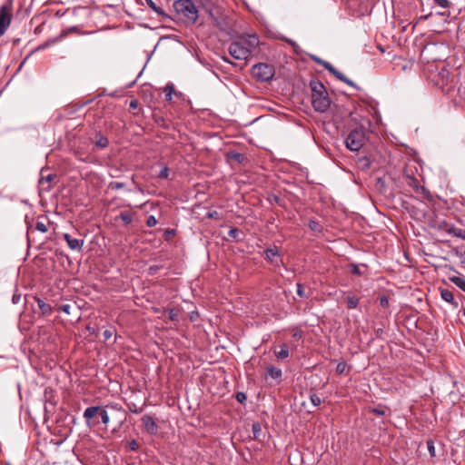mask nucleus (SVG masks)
Returning <instances> with one entry per match:
<instances>
[{
    "label": "nucleus",
    "instance_id": "1",
    "mask_svg": "<svg viewBox=\"0 0 465 465\" xmlns=\"http://www.w3.org/2000/svg\"><path fill=\"white\" fill-rule=\"evenodd\" d=\"M312 91V105L316 112L325 113L331 106V99L323 84L313 78L309 84Z\"/></svg>",
    "mask_w": 465,
    "mask_h": 465
},
{
    "label": "nucleus",
    "instance_id": "2",
    "mask_svg": "<svg viewBox=\"0 0 465 465\" xmlns=\"http://www.w3.org/2000/svg\"><path fill=\"white\" fill-rule=\"evenodd\" d=\"M106 409H112L116 411L124 412L123 408L117 403H110L104 408L100 406H91L84 410V418L89 423L90 420L94 419L96 415L101 417L104 424H108L110 419Z\"/></svg>",
    "mask_w": 465,
    "mask_h": 465
},
{
    "label": "nucleus",
    "instance_id": "3",
    "mask_svg": "<svg viewBox=\"0 0 465 465\" xmlns=\"http://www.w3.org/2000/svg\"><path fill=\"white\" fill-rule=\"evenodd\" d=\"M173 7L178 15H183L186 22L194 24L198 19V10L193 0H176Z\"/></svg>",
    "mask_w": 465,
    "mask_h": 465
},
{
    "label": "nucleus",
    "instance_id": "4",
    "mask_svg": "<svg viewBox=\"0 0 465 465\" xmlns=\"http://www.w3.org/2000/svg\"><path fill=\"white\" fill-rule=\"evenodd\" d=\"M365 139L366 129L363 126L356 127L349 133L345 140L346 147L352 152H358L363 146Z\"/></svg>",
    "mask_w": 465,
    "mask_h": 465
},
{
    "label": "nucleus",
    "instance_id": "5",
    "mask_svg": "<svg viewBox=\"0 0 465 465\" xmlns=\"http://www.w3.org/2000/svg\"><path fill=\"white\" fill-rule=\"evenodd\" d=\"M252 74L253 77L260 82H270L274 74V66L265 63H259L252 67Z\"/></svg>",
    "mask_w": 465,
    "mask_h": 465
},
{
    "label": "nucleus",
    "instance_id": "6",
    "mask_svg": "<svg viewBox=\"0 0 465 465\" xmlns=\"http://www.w3.org/2000/svg\"><path fill=\"white\" fill-rule=\"evenodd\" d=\"M312 59L318 64L323 66L326 70H328L333 76H335L338 80L345 83L346 84L355 88L359 89V87L356 85L355 83H353L351 79L346 77L341 72L337 70L332 64H331L329 62L324 61L323 59L316 56L312 55Z\"/></svg>",
    "mask_w": 465,
    "mask_h": 465
},
{
    "label": "nucleus",
    "instance_id": "7",
    "mask_svg": "<svg viewBox=\"0 0 465 465\" xmlns=\"http://www.w3.org/2000/svg\"><path fill=\"white\" fill-rule=\"evenodd\" d=\"M228 51L229 54L237 60H247L251 56L250 52L240 40L231 43Z\"/></svg>",
    "mask_w": 465,
    "mask_h": 465
},
{
    "label": "nucleus",
    "instance_id": "8",
    "mask_svg": "<svg viewBox=\"0 0 465 465\" xmlns=\"http://www.w3.org/2000/svg\"><path fill=\"white\" fill-rule=\"evenodd\" d=\"M12 20L10 6L4 5L0 7V37L5 33Z\"/></svg>",
    "mask_w": 465,
    "mask_h": 465
},
{
    "label": "nucleus",
    "instance_id": "9",
    "mask_svg": "<svg viewBox=\"0 0 465 465\" xmlns=\"http://www.w3.org/2000/svg\"><path fill=\"white\" fill-rule=\"evenodd\" d=\"M264 259L269 262L271 264L279 267L283 263L282 259L281 258V254L279 252V248L274 245L273 247L267 248L263 252Z\"/></svg>",
    "mask_w": 465,
    "mask_h": 465
},
{
    "label": "nucleus",
    "instance_id": "10",
    "mask_svg": "<svg viewBox=\"0 0 465 465\" xmlns=\"http://www.w3.org/2000/svg\"><path fill=\"white\" fill-rule=\"evenodd\" d=\"M239 40L245 45V48L250 52V55L252 51L256 49L260 45L259 37L256 35H248L246 36H241Z\"/></svg>",
    "mask_w": 465,
    "mask_h": 465
},
{
    "label": "nucleus",
    "instance_id": "11",
    "mask_svg": "<svg viewBox=\"0 0 465 465\" xmlns=\"http://www.w3.org/2000/svg\"><path fill=\"white\" fill-rule=\"evenodd\" d=\"M56 178V174L49 173L46 176L41 173V178L39 179L38 184L41 192H50L53 188L52 182Z\"/></svg>",
    "mask_w": 465,
    "mask_h": 465
},
{
    "label": "nucleus",
    "instance_id": "12",
    "mask_svg": "<svg viewBox=\"0 0 465 465\" xmlns=\"http://www.w3.org/2000/svg\"><path fill=\"white\" fill-rule=\"evenodd\" d=\"M141 420L147 433L155 435L158 432V425L152 416L147 414L143 415Z\"/></svg>",
    "mask_w": 465,
    "mask_h": 465
},
{
    "label": "nucleus",
    "instance_id": "13",
    "mask_svg": "<svg viewBox=\"0 0 465 465\" xmlns=\"http://www.w3.org/2000/svg\"><path fill=\"white\" fill-rule=\"evenodd\" d=\"M63 237L71 250L82 251L84 240L73 238L69 233H64Z\"/></svg>",
    "mask_w": 465,
    "mask_h": 465
},
{
    "label": "nucleus",
    "instance_id": "14",
    "mask_svg": "<svg viewBox=\"0 0 465 465\" xmlns=\"http://www.w3.org/2000/svg\"><path fill=\"white\" fill-rule=\"evenodd\" d=\"M443 224H444L443 228L447 232L453 234L454 236H456L458 238H461V239L465 240V230L464 229L455 227L454 225L449 224L446 222H443Z\"/></svg>",
    "mask_w": 465,
    "mask_h": 465
},
{
    "label": "nucleus",
    "instance_id": "15",
    "mask_svg": "<svg viewBox=\"0 0 465 465\" xmlns=\"http://www.w3.org/2000/svg\"><path fill=\"white\" fill-rule=\"evenodd\" d=\"M35 300L37 303V306L41 312L42 316H49L52 314L53 307L49 303H46L44 300L38 297H35Z\"/></svg>",
    "mask_w": 465,
    "mask_h": 465
},
{
    "label": "nucleus",
    "instance_id": "16",
    "mask_svg": "<svg viewBox=\"0 0 465 465\" xmlns=\"http://www.w3.org/2000/svg\"><path fill=\"white\" fill-rule=\"evenodd\" d=\"M440 296L445 302L450 303L454 308H458L459 303L457 301H455L453 293L450 290L441 289Z\"/></svg>",
    "mask_w": 465,
    "mask_h": 465
},
{
    "label": "nucleus",
    "instance_id": "17",
    "mask_svg": "<svg viewBox=\"0 0 465 465\" xmlns=\"http://www.w3.org/2000/svg\"><path fill=\"white\" fill-rule=\"evenodd\" d=\"M227 158L229 160H232L237 163H243L247 161V157L244 153L236 152V151H231L227 153Z\"/></svg>",
    "mask_w": 465,
    "mask_h": 465
},
{
    "label": "nucleus",
    "instance_id": "18",
    "mask_svg": "<svg viewBox=\"0 0 465 465\" xmlns=\"http://www.w3.org/2000/svg\"><path fill=\"white\" fill-rule=\"evenodd\" d=\"M95 141H94V144L96 145V147L100 148V149H104L108 146L109 144V141H108V138L104 135H103L101 133L97 132L95 133Z\"/></svg>",
    "mask_w": 465,
    "mask_h": 465
},
{
    "label": "nucleus",
    "instance_id": "19",
    "mask_svg": "<svg viewBox=\"0 0 465 465\" xmlns=\"http://www.w3.org/2000/svg\"><path fill=\"white\" fill-rule=\"evenodd\" d=\"M282 375V370L274 366H270L266 369L265 376L271 377L274 380L281 379Z\"/></svg>",
    "mask_w": 465,
    "mask_h": 465
},
{
    "label": "nucleus",
    "instance_id": "20",
    "mask_svg": "<svg viewBox=\"0 0 465 465\" xmlns=\"http://www.w3.org/2000/svg\"><path fill=\"white\" fill-rule=\"evenodd\" d=\"M449 280L465 292V278L462 276H450Z\"/></svg>",
    "mask_w": 465,
    "mask_h": 465
},
{
    "label": "nucleus",
    "instance_id": "21",
    "mask_svg": "<svg viewBox=\"0 0 465 465\" xmlns=\"http://www.w3.org/2000/svg\"><path fill=\"white\" fill-rule=\"evenodd\" d=\"M275 355L282 360L288 358L290 355L288 346L285 343L281 344L280 351H275Z\"/></svg>",
    "mask_w": 465,
    "mask_h": 465
},
{
    "label": "nucleus",
    "instance_id": "22",
    "mask_svg": "<svg viewBox=\"0 0 465 465\" xmlns=\"http://www.w3.org/2000/svg\"><path fill=\"white\" fill-rule=\"evenodd\" d=\"M252 430L253 434L254 440H261V435L262 433V425L260 422L255 421L252 425Z\"/></svg>",
    "mask_w": 465,
    "mask_h": 465
},
{
    "label": "nucleus",
    "instance_id": "23",
    "mask_svg": "<svg viewBox=\"0 0 465 465\" xmlns=\"http://www.w3.org/2000/svg\"><path fill=\"white\" fill-rule=\"evenodd\" d=\"M145 1H146L147 5L151 9H153L158 15H161L163 17L167 16V15L164 13V11L161 7L157 6L153 0H145Z\"/></svg>",
    "mask_w": 465,
    "mask_h": 465
},
{
    "label": "nucleus",
    "instance_id": "24",
    "mask_svg": "<svg viewBox=\"0 0 465 465\" xmlns=\"http://www.w3.org/2000/svg\"><path fill=\"white\" fill-rule=\"evenodd\" d=\"M296 286H297V294L301 298H309L310 297L311 292L306 291V288L304 287V285L302 283L297 282Z\"/></svg>",
    "mask_w": 465,
    "mask_h": 465
},
{
    "label": "nucleus",
    "instance_id": "25",
    "mask_svg": "<svg viewBox=\"0 0 465 465\" xmlns=\"http://www.w3.org/2000/svg\"><path fill=\"white\" fill-rule=\"evenodd\" d=\"M368 411L369 412L377 416H384L386 413V408L382 405H378L377 407H369Z\"/></svg>",
    "mask_w": 465,
    "mask_h": 465
},
{
    "label": "nucleus",
    "instance_id": "26",
    "mask_svg": "<svg viewBox=\"0 0 465 465\" xmlns=\"http://www.w3.org/2000/svg\"><path fill=\"white\" fill-rule=\"evenodd\" d=\"M359 167L362 170H367L371 167V160L367 156H362L358 159Z\"/></svg>",
    "mask_w": 465,
    "mask_h": 465
},
{
    "label": "nucleus",
    "instance_id": "27",
    "mask_svg": "<svg viewBox=\"0 0 465 465\" xmlns=\"http://www.w3.org/2000/svg\"><path fill=\"white\" fill-rule=\"evenodd\" d=\"M359 305V298L356 296L347 297V308L354 309Z\"/></svg>",
    "mask_w": 465,
    "mask_h": 465
},
{
    "label": "nucleus",
    "instance_id": "28",
    "mask_svg": "<svg viewBox=\"0 0 465 465\" xmlns=\"http://www.w3.org/2000/svg\"><path fill=\"white\" fill-rule=\"evenodd\" d=\"M169 312V320L172 322H178L179 321V310L175 308H170L168 310Z\"/></svg>",
    "mask_w": 465,
    "mask_h": 465
},
{
    "label": "nucleus",
    "instance_id": "29",
    "mask_svg": "<svg viewBox=\"0 0 465 465\" xmlns=\"http://www.w3.org/2000/svg\"><path fill=\"white\" fill-rule=\"evenodd\" d=\"M119 218L124 223V224H130L133 222V216L127 212H122Z\"/></svg>",
    "mask_w": 465,
    "mask_h": 465
},
{
    "label": "nucleus",
    "instance_id": "30",
    "mask_svg": "<svg viewBox=\"0 0 465 465\" xmlns=\"http://www.w3.org/2000/svg\"><path fill=\"white\" fill-rule=\"evenodd\" d=\"M124 187H125V184L124 183H120V182H111L108 183V189L113 190V191L120 190Z\"/></svg>",
    "mask_w": 465,
    "mask_h": 465
},
{
    "label": "nucleus",
    "instance_id": "31",
    "mask_svg": "<svg viewBox=\"0 0 465 465\" xmlns=\"http://www.w3.org/2000/svg\"><path fill=\"white\" fill-rule=\"evenodd\" d=\"M35 229L41 232H46L48 226L45 222L38 220L35 223Z\"/></svg>",
    "mask_w": 465,
    "mask_h": 465
},
{
    "label": "nucleus",
    "instance_id": "32",
    "mask_svg": "<svg viewBox=\"0 0 465 465\" xmlns=\"http://www.w3.org/2000/svg\"><path fill=\"white\" fill-rule=\"evenodd\" d=\"M349 268H350V272L353 274V275H357V276H361L362 275V272L360 270V267L358 264H355V263H351L349 265Z\"/></svg>",
    "mask_w": 465,
    "mask_h": 465
},
{
    "label": "nucleus",
    "instance_id": "33",
    "mask_svg": "<svg viewBox=\"0 0 465 465\" xmlns=\"http://www.w3.org/2000/svg\"><path fill=\"white\" fill-rule=\"evenodd\" d=\"M408 178V184L411 187H413L417 192L419 191V189L420 188L419 186V182L417 179H415L414 177L412 176H407Z\"/></svg>",
    "mask_w": 465,
    "mask_h": 465
},
{
    "label": "nucleus",
    "instance_id": "34",
    "mask_svg": "<svg viewBox=\"0 0 465 465\" xmlns=\"http://www.w3.org/2000/svg\"><path fill=\"white\" fill-rule=\"evenodd\" d=\"M347 370V364L344 361H341L336 366V372L338 374H344Z\"/></svg>",
    "mask_w": 465,
    "mask_h": 465
},
{
    "label": "nucleus",
    "instance_id": "35",
    "mask_svg": "<svg viewBox=\"0 0 465 465\" xmlns=\"http://www.w3.org/2000/svg\"><path fill=\"white\" fill-rule=\"evenodd\" d=\"M268 201L271 203H276L278 204L279 206H282V200L275 195V194H272L268 197Z\"/></svg>",
    "mask_w": 465,
    "mask_h": 465
},
{
    "label": "nucleus",
    "instance_id": "36",
    "mask_svg": "<svg viewBox=\"0 0 465 465\" xmlns=\"http://www.w3.org/2000/svg\"><path fill=\"white\" fill-rule=\"evenodd\" d=\"M310 400H311V402L315 407L319 406L322 403L321 398L316 393H311Z\"/></svg>",
    "mask_w": 465,
    "mask_h": 465
},
{
    "label": "nucleus",
    "instance_id": "37",
    "mask_svg": "<svg viewBox=\"0 0 465 465\" xmlns=\"http://www.w3.org/2000/svg\"><path fill=\"white\" fill-rule=\"evenodd\" d=\"M170 174V169L167 166H164L160 173H158V178L161 179H168Z\"/></svg>",
    "mask_w": 465,
    "mask_h": 465
},
{
    "label": "nucleus",
    "instance_id": "38",
    "mask_svg": "<svg viewBox=\"0 0 465 465\" xmlns=\"http://www.w3.org/2000/svg\"><path fill=\"white\" fill-rule=\"evenodd\" d=\"M114 331H114V328H110V329L105 330L103 332V336H104V341H106L110 340L113 337V335L114 334Z\"/></svg>",
    "mask_w": 465,
    "mask_h": 465
},
{
    "label": "nucleus",
    "instance_id": "39",
    "mask_svg": "<svg viewBox=\"0 0 465 465\" xmlns=\"http://www.w3.org/2000/svg\"><path fill=\"white\" fill-rule=\"evenodd\" d=\"M165 99L167 101H171L172 100V94H173V85H167L165 87Z\"/></svg>",
    "mask_w": 465,
    "mask_h": 465
},
{
    "label": "nucleus",
    "instance_id": "40",
    "mask_svg": "<svg viewBox=\"0 0 465 465\" xmlns=\"http://www.w3.org/2000/svg\"><path fill=\"white\" fill-rule=\"evenodd\" d=\"M309 228L312 231H317V232H320L321 231V225L319 224L318 222L316 221H313V220H311L309 222Z\"/></svg>",
    "mask_w": 465,
    "mask_h": 465
},
{
    "label": "nucleus",
    "instance_id": "41",
    "mask_svg": "<svg viewBox=\"0 0 465 465\" xmlns=\"http://www.w3.org/2000/svg\"><path fill=\"white\" fill-rule=\"evenodd\" d=\"M71 308L72 306L68 303H65V304H62L58 307V311H61L66 314H70L71 313Z\"/></svg>",
    "mask_w": 465,
    "mask_h": 465
},
{
    "label": "nucleus",
    "instance_id": "42",
    "mask_svg": "<svg viewBox=\"0 0 465 465\" xmlns=\"http://www.w3.org/2000/svg\"><path fill=\"white\" fill-rule=\"evenodd\" d=\"M235 398L240 403H243L247 400L246 394L242 391H238L235 395Z\"/></svg>",
    "mask_w": 465,
    "mask_h": 465
},
{
    "label": "nucleus",
    "instance_id": "43",
    "mask_svg": "<svg viewBox=\"0 0 465 465\" xmlns=\"http://www.w3.org/2000/svg\"><path fill=\"white\" fill-rule=\"evenodd\" d=\"M427 447H428V450L430 454L431 457H434L435 456V446H434V442L432 440H428L427 441Z\"/></svg>",
    "mask_w": 465,
    "mask_h": 465
},
{
    "label": "nucleus",
    "instance_id": "44",
    "mask_svg": "<svg viewBox=\"0 0 465 465\" xmlns=\"http://www.w3.org/2000/svg\"><path fill=\"white\" fill-rule=\"evenodd\" d=\"M157 224V220L156 218L153 216V215H150L148 218H147V221H146V225L148 227H153Z\"/></svg>",
    "mask_w": 465,
    "mask_h": 465
},
{
    "label": "nucleus",
    "instance_id": "45",
    "mask_svg": "<svg viewBox=\"0 0 465 465\" xmlns=\"http://www.w3.org/2000/svg\"><path fill=\"white\" fill-rule=\"evenodd\" d=\"M128 448L130 450L135 451L139 449V443L135 440H132L128 442Z\"/></svg>",
    "mask_w": 465,
    "mask_h": 465
},
{
    "label": "nucleus",
    "instance_id": "46",
    "mask_svg": "<svg viewBox=\"0 0 465 465\" xmlns=\"http://www.w3.org/2000/svg\"><path fill=\"white\" fill-rule=\"evenodd\" d=\"M438 5H440L442 8H449L450 7V2L449 0H433Z\"/></svg>",
    "mask_w": 465,
    "mask_h": 465
},
{
    "label": "nucleus",
    "instance_id": "47",
    "mask_svg": "<svg viewBox=\"0 0 465 465\" xmlns=\"http://www.w3.org/2000/svg\"><path fill=\"white\" fill-rule=\"evenodd\" d=\"M380 305L382 308H388L389 307V299L387 296L383 295L380 298Z\"/></svg>",
    "mask_w": 465,
    "mask_h": 465
},
{
    "label": "nucleus",
    "instance_id": "48",
    "mask_svg": "<svg viewBox=\"0 0 465 465\" xmlns=\"http://www.w3.org/2000/svg\"><path fill=\"white\" fill-rule=\"evenodd\" d=\"M239 233H240L239 229H237V228H232V229H230V231H229V232H228V235H229L230 237H232V238L236 239V238L238 237Z\"/></svg>",
    "mask_w": 465,
    "mask_h": 465
},
{
    "label": "nucleus",
    "instance_id": "49",
    "mask_svg": "<svg viewBox=\"0 0 465 465\" xmlns=\"http://www.w3.org/2000/svg\"><path fill=\"white\" fill-rule=\"evenodd\" d=\"M20 298H21V295H20V294H18V295H17V294H15V295L13 296V302H14V303H17V302H19Z\"/></svg>",
    "mask_w": 465,
    "mask_h": 465
},
{
    "label": "nucleus",
    "instance_id": "50",
    "mask_svg": "<svg viewBox=\"0 0 465 465\" xmlns=\"http://www.w3.org/2000/svg\"><path fill=\"white\" fill-rule=\"evenodd\" d=\"M137 106H138V102L136 100H132L130 102V107L131 108H137Z\"/></svg>",
    "mask_w": 465,
    "mask_h": 465
},
{
    "label": "nucleus",
    "instance_id": "51",
    "mask_svg": "<svg viewBox=\"0 0 465 465\" xmlns=\"http://www.w3.org/2000/svg\"><path fill=\"white\" fill-rule=\"evenodd\" d=\"M173 234H174L173 230H166L165 231V235H173ZM166 239H168V236H166Z\"/></svg>",
    "mask_w": 465,
    "mask_h": 465
},
{
    "label": "nucleus",
    "instance_id": "52",
    "mask_svg": "<svg viewBox=\"0 0 465 465\" xmlns=\"http://www.w3.org/2000/svg\"><path fill=\"white\" fill-rule=\"evenodd\" d=\"M217 214H218V213H217V212H215V211H214V212H213V213H208V216H209L210 218H214V217H216V215H217Z\"/></svg>",
    "mask_w": 465,
    "mask_h": 465
},
{
    "label": "nucleus",
    "instance_id": "53",
    "mask_svg": "<svg viewBox=\"0 0 465 465\" xmlns=\"http://www.w3.org/2000/svg\"><path fill=\"white\" fill-rule=\"evenodd\" d=\"M382 332H383V330H382V329H381V328H380V329H378V330L376 331V335H377V337H381V334H382Z\"/></svg>",
    "mask_w": 465,
    "mask_h": 465
},
{
    "label": "nucleus",
    "instance_id": "54",
    "mask_svg": "<svg viewBox=\"0 0 465 465\" xmlns=\"http://www.w3.org/2000/svg\"><path fill=\"white\" fill-rule=\"evenodd\" d=\"M301 336H302V335H301V333H297V332H295V333L293 334V337H294V338H300Z\"/></svg>",
    "mask_w": 465,
    "mask_h": 465
},
{
    "label": "nucleus",
    "instance_id": "55",
    "mask_svg": "<svg viewBox=\"0 0 465 465\" xmlns=\"http://www.w3.org/2000/svg\"><path fill=\"white\" fill-rule=\"evenodd\" d=\"M47 391H53L51 388H46V389L45 390V394L47 393Z\"/></svg>",
    "mask_w": 465,
    "mask_h": 465
},
{
    "label": "nucleus",
    "instance_id": "56",
    "mask_svg": "<svg viewBox=\"0 0 465 465\" xmlns=\"http://www.w3.org/2000/svg\"><path fill=\"white\" fill-rule=\"evenodd\" d=\"M131 411H133L134 413H138L139 412L137 410H131Z\"/></svg>",
    "mask_w": 465,
    "mask_h": 465
},
{
    "label": "nucleus",
    "instance_id": "57",
    "mask_svg": "<svg viewBox=\"0 0 465 465\" xmlns=\"http://www.w3.org/2000/svg\"><path fill=\"white\" fill-rule=\"evenodd\" d=\"M209 13H210V15L213 17V12H212V11H209Z\"/></svg>",
    "mask_w": 465,
    "mask_h": 465
},
{
    "label": "nucleus",
    "instance_id": "58",
    "mask_svg": "<svg viewBox=\"0 0 465 465\" xmlns=\"http://www.w3.org/2000/svg\"><path fill=\"white\" fill-rule=\"evenodd\" d=\"M223 60H224L225 62L230 63V61H229L227 58H225V57L223 58Z\"/></svg>",
    "mask_w": 465,
    "mask_h": 465
},
{
    "label": "nucleus",
    "instance_id": "59",
    "mask_svg": "<svg viewBox=\"0 0 465 465\" xmlns=\"http://www.w3.org/2000/svg\"><path fill=\"white\" fill-rule=\"evenodd\" d=\"M193 317H195V314H193V315L191 316V320H192V321L193 320Z\"/></svg>",
    "mask_w": 465,
    "mask_h": 465
},
{
    "label": "nucleus",
    "instance_id": "60",
    "mask_svg": "<svg viewBox=\"0 0 465 465\" xmlns=\"http://www.w3.org/2000/svg\"><path fill=\"white\" fill-rule=\"evenodd\" d=\"M463 316L465 317V308L462 310Z\"/></svg>",
    "mask_w": 465,
    "mask_h": 465
},
{
    "label": "nucleus",
    "instance_id": "61",
    "mask_svg": "<svg viewBox=\"0 0 465 465\" xmlns=\"http://www.w3.org/2000/svg\"><path fill=\"white\" fill-rule=\"evenodd\" d=\"M193 317H195V314H193V315L191 316V320H192V321L193 320Z\"/></svg>",
    "mask_w": 465,
    "mask_h": 465
}]
</instances>
